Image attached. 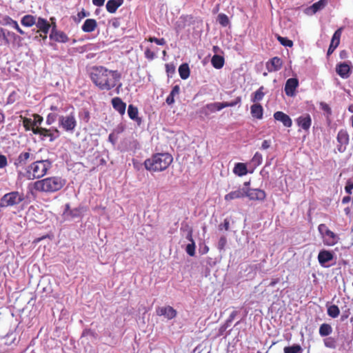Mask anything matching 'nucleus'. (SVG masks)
<instances>
[{
    "instance_id": "nucleus-31",
    "label": "nucleus",
    "mask_w": 353,
    "mask_h": 353,
    "mask_svg": "<svg viewBox=\"0 0 353 353\" xmlns=\"http://www.w3.org/2000/svg\"><path fill=\"white\" fill-rule=\"evenodd\" d=\"M224 58L222 56L215 54L212 57L211 63L216 69H221L224 65Z\"/></svg>"
},
{
    "instance_id": "nucleus-24",
    "label": "nucleus",
    "mask_w": 353,
    "mask_h": 353,
    "mask_svg": "<svg viewBox=\"0 0 353 353\" xmlns=\"http://www.w3.org/2000/svg\"><path fill=\"white\" fill-rule=\"evenodd\" d=\"M6 38L10 40V43H12L13 46L20 47L21 46L22 38L14 32L7 30L6 33Z\"/></svg>"
},
{
    "instance_id": "nucleus-38",
    "label": "nucleus",
    "mask_w": 353,
    "mask_h": 353,
    "mask_svg": "<svg viewBox=\"0 0 353 353\" xmlns=\"http://www.w3.org/2000/svg\"><path fill=\"white\" fill-rule=\"evenodd\" d=\"M284 353H301L302 348L299 344H294L292 346L285 347L283 349Z\"/></svg>"
},
{
    "instance_id": "nucleus-51",
    "label": "nucleus",
    "mask_w": 353,
    "mask_h": 353,
    "mask_svg": "<svg viewBox=\"0 0 353 353\" xmlns=\"http://www.w3.org/2000/svg\"><path fill=\"white\" fill-rule=\"evenodd\" d=\"M33 117H34L33 125L35 127L37 125H41L43 121V117L37 114H34L33 115Z\"/></svg>"
},
{
    "instance_id": "nucleus-15",
    "label": "nucleus",
    "mask_w": 353,
    "mask_h": 353,
    "mask_svg": "<svg viewBox=\"0 0 353 353\" xmlns=\"http://www.w3.org/2000/svg\"><path fill=\"white\" fill-rule=\"evenodd\" d=\"M299 85V81L296 78L288 79L285 85V92L286 95L292 97L295 90Z\"/></svg>"
},
{
    "instance_id": "nucleus-54",
    "label": "nucleus",
    "mask_w": 353,
    "mask_h": 353,
    "mask_svg": "<svg viewBox=\"0 0 353 353\" xmlns=\"http://www.w3.org/2000/svg\"><path fill=\"white\" fill-rule=\"evenodd\" d=\"M5 21L6 22V24L12 26L13 28H14L15 26H17L18 24L17 21L12 19L10 17H6L5 18Z\"/></svg>"
},
{
    "instance_id": "nucleus-10",
    "label": "nucleus",
    "mask_w": 353,
    "mask_h": 353,
    "mask_svg": "<svg viewBox=\"0 0 353 353\" xmlns=\"http://www.w3.org/2000/svg\"><path fill=\"white\" fill-rule=\"evenodd\" d=\"M297 125L305 132H308L312 125V118L309 114H303L296 119Z\"/></svg>"
},
{
    "instance_id": "nucleus-22",
    "label": "nucleus",
    "mask_w": 353,
    "mask_h": 353,
    "mask_svg": "<svg viewBox=\"0 0 353 353\" xmlns=\"http://www.w3.org/2000/svg\"><path fill=\"white\" fill-rule=\"evenodd\" d=\"M245 195V188H239L236 190L232 191L230 193L225 194L224 196V199L226 201H230L234 199L244 198Z\"/></svg>"
},
{
    "instance_id": "nucleus-3",
    "label": "nucleus",
    "mask_w": 353,
    "mask_h": 353,
    "mask_svg": "<svg viewBox=\"0 0 353 353\" xmlns=\"http://www.w3.org/2000/svg\"><path fill=\"white\" fill-rule=\"evenodd\" d=\"M172 161V156L168 152L157 153L144 161V166L150 172H161L166 170Z\"/></svg>"
},
{
    "instance_id": "nucleus-28",
    "label": "nucleus",
    "mask_w": 353,
    "mask_h": 353,
    "mask_svg": "<svg viewBox=\"0 0 353 353\" xmlns=\"http://www.w3.org/2000/svg\"><path fill=\"white\" fill-rule=\"evenodd\" d=\"M128 114L132 120L137 121L138 123H141V119L138 116L139 110L136 106L133 105L132 104L129 105L128 108Z\"/></svg>"
},
{
    "instance_id": "nucleus-27",
    "label": "nucleus",
    "mask_w": 353,
    "mask_h": 353,
    "mask_svg": "<svg viewBox=\"0 0 353 353\" xmlns=\"http://www.w3.org/2000/svg\"><path fill=\"white\" fill-rule=\"evenodd\" d=\"M97 27V21L94 19H88L83 24L81 29L84 32H92Z\"/></svg>"
},
{
    "instance_id": "nucleus-40",
    "label": "nucleus",
    "mask_w": 353,
    "mask_h": 353,
    "mask_svg": "<svg viewBox=\"0 0 353 353\" xmlns=\"http://www.w3.org/2000/svg\"><path fill=\"white\" fill-rule=\"evenodd\" d=\"M263 157L259 152H256L251 160V163L256 167L262 163Z\"/></svg>"
},
{
    "instance_id": "nucleus-56",
    "label": "nucleus",
    "mask_w": 353,
    "mask_h": 353,
    "mask_svg": "<svg viewBox=\"0 0 353 353\" xmlns=\"http://www.w3.org/2000/svg\"><path fill=\"white\" fill-rule=\"evenodd\" d=\"M321 107L323 111H325L329 114L331 113V108L327 103H321Z\"/></svg>"
},
{
    "instance_id": "nucleus-6",
    "label": "nucleus",
    "mask_w": 353,
    "mask_h": 353,
    "mask_svg": "<svg viewBox=\"0 0 353 353\" xmlns=\"http://www.w3.org/2000/svg\"><path fill=\"white\" fill-rule=\"evenodd\" d=\"M318 231L322 238L323 244L326 246H334L340 240L339 236L330 230L324 223L319 225Z\"/></svg>"
},
{
    "instance_id": "nucleus-32",
    "label": "nucleus",
    "mask_w": 353,
    "mask_h": 353,
    "mask_svg": "<svg viewBox=\"0 0 353 353\" xmlns=\"http://www.w3.org/2000/svg\"><path fill=\"white\" fill-rule=\"evenodd\" d=\"M179 73L182 79H187L190 77V68L188 63H183L179 68Z\"/></svg>"
},
{
    "instance_id": "nucleus-52",
    "label": "nucleus",
    "mask_w": 353,
    "mask_h": 353,
    "mask_svg": "<svg viewBox=\"0 0 353 353\" xmlns=\"http://www.w3.org/2000/svg\"><path fill=\"white\" fill-rule=\"evenodd\" d=\"M227 243V239L225 236H221L219 241L218 243V248L220 250H222L224 248Z\"/></svg>"
},
{
    "instance_id": "nucleus-17",
    "label": "nucleus",
    "mask_w": 353,
    "mask_h": 353,
    "mask_svg": "<svg viewBox=\"0 0 353 353\" xmlns=\"http://www.w3.org/2000/svg\"><path fill=\"white\" fill-rule=\"evenodd\" d=\"M32 132L34 134L40 135L41 137H42V139H43L44 137H49L50 141H53L56 139L53 133H52L51 130L50 129L39 127H32Z\"/></svg>"
},
{
    "instance_id": "nucleus-11",
    "label": "nucleus",
    "mask_w": 353,
    "mask_h": 353,
    "mask_svg": "<svg viewBox=\"0 0 353 353\" xmlns=\"http://www.w3.org/2000/svg\"><path fill=\"white\" fill-rule=\"evenodd\" d=\"M156 313L158 316H164L170 320L176 317V311L171 306L159 307L156 309Z\"/></svg>"
},
{
    "instance_id": "nucleus-29",
    "label": "nucleus",
    "mask_w": 353,
    "mask_h": 353,
    "mask_svg": "<svg viewBox=\"0 0 353 353\" xmlns=\"http://www.w3.org/2000/svg\"><path fill=\"white\" fill-rule=\"evenodd\" d=\"M233 172L239 176H244L248 173L247 166L243 163H237L234 165Z\"/></svg>"
},
{
    "instance_id": "nucleus-63",
    "label": "nucleus",
    "mask_w": 353,
    "mask_h": 353,
    "mask_svg": "<svg viewBox=\"0 0 353 353\" xmlns=\"http://www.w3.org/2000/svg\"><path fill=\"white\" fill-rule=\"evenodd\" d=\"M83 114H84V117H83V119L85 122H88L89 121V119H90V113L88 110H85L83 112Z\"/></svg>"
},
{
    "instance_id": "nucleus-21",
    "label": "nucleus",
    "mask_w": 353,
    "mask_h": 353,
    "mask_svg": "<svg viewBox=\"0 0 353 353\" xmlns=\"http://www.w3.org/2000/svg\"><path fill=\"white\" fill-rule=\"evenodd\" d=\"M113 108L117 111L121 115H123L125 112L126 103L122 101L120 97H116L111 101Z\"/></svg>"
},
{
    "instance_id": "nucleus-50",
    "label": "nucleus",
    "mask_w": 353,
    "mask_h": 353,
    "mask_svg": "<svg viewBox=\"0 0 353 353\" xmlns=\"http://www.w3.org/2000/svg\"><path fill=\"white\" fill-rule=\"evenodd\" d=\"M186 228H187V232H188L187 235H186V239L188 241H189L190 243H192V241H194V239H193V230L188 225H186Z\"/></svg>"
},
{
    "instance_id": "nucleus-23",
    "label": "nucleus",
    "mask_w": 353,
    "mask_h": 353,
    "mask_svg": "<svg viewBox=\"0 0 353 353\" xmlns=\"http://www.w3.org/2000/svg\"><path fill=\"white\" fill-rule=\"evenodd\" d=\"M334 255L332 252L325 250H321L318 254L319 263L322 266H324L326 263L332 261Z\"/></svg>"
},
{
    "instance_id": "nucleus-4",
    "label": "nucleus",
    "mask_w": 353,
    "mask_h": 353,
    "mask_svg": "<svg viewBox=\"0 0 353 353\" xmlns=\"http://www.w3.org/2000/svg\"><path fill=\"white\" fill-rule=\"evenodd\" d=\"M52 163L49 160H38L28 165L23 176L28 180L39 179L44 176L51 168Z\"/></svg>"
},
{
    "instance_id": "nucleus-41",
    "label": "nucleus",
    "mask_w": 353,
    "mask_h": 353,
    "mask_svg": "<svg viewBox=\"0 0 353 353\" xmlns=\"http://www.w3.org/2000/svg\"><path fill=\"white\" fill-rule=\"evenodd\" d=\"M277 40L283 46L291 48L293 46V41L287 37H283L279 35L277 36Z\"/></svg>"
},
{
    "instance_id": "nucleus-25",
    "label": "nucleus",
    "mask_w": 353,
    "mask_h": 353,
    "mask_svg": "<svg viewBox=\"0 0 353 353\" xmlns=\"http://www.w3.org/2000/svg\"><path fill=\"white\" fill-rule=\"evenodd\" d=\"M250 112L252 117L256 119H261L263 115V108L259 103H254L251 105Z\"/></svg>"
},
{
    "instance_id": "nucleus-13",
    "label": "nucleus",
    "mask_w": 353,
    "mask_h": 353,
    "mask_svg": "<svg viewBox=\"0 0 353 353\" xmlns=\"http://www.w3.org/2000/svg\"><path fill=\"white\" fill-rule=\"evenodd\" d=\"M50 39L60 43H66L69 41V39L65 33L62 31L56 30L55 25L54 26L51 33L50 34Z\"/></svg>"
},
{
    "instance_id": "nucleus-2",
    "label": "nucleus",
    "mask_w": 353,
    "mask_h": 353,
    "mask_svg": "<svg viewBox=\"0 0 353 353\" xmlns=\"http://www.w3.org/2000/svg\"><path fill=\"white\" fill-rule=\"evenodd\" d=\"M65 183V179L53 176L37 180L31 184V187L32 190L37 192L54 193L61 190Z\"/></svg>"
},
{
    "instance_id": "nucleus-16",
    "label": "nucleus",
    "mask_w": 353,
    "mask_h": 353,
    "mask_svg": "<svg viewBox=\"0 0 353 353\" xmlns=\"http://www.w3.org/2000/svg\"><path fill=\"white\" fill-rule=\"evenodd\" d=\"M336 73L343 79H347L350 76L351 67L350 65L344 62L340 63L336 68Z\"/></svg>"
},
{
    "instance_id": "nucleus-34",
    "label": "nucleus",
    "mask_w": 353,
    "mask_h": 353,
    "mask_svg": "<svg viewBox=\"0 0 353 353\" xmlns=\"http://www.w3.org/2000/svg\"><path fill=\"white\" fill-rule=\"evenodd\" d=\"M327 3V0H319V1L313 3L310 9L312 10V13H316L318 11L322 10Z\"/></svg>"
},
{
    "instance_id": "nucleus-18",
    "label": "nucleus",
    "mask_w": 353,
    "mask_h": 353,
    "mask_svg": "<svg viewBox=\"0 0 353 353\" xmlns=\"http://www.w3.org/2000/svg\"><path fill=\"white\" fill-rule=\"evenodd\" d=\"M30 159H34L33 154H31L30 152H23L20 153L18 157L15 159L14 165L17 167L23 166Z\"/></svg>"
},
{
    "instance_id": "nucleus-53",
    "label": "nucleus",
    "mask_w": 353,
    "mask_h": 353,
    "mask_svg": "<svg viewBox=\"0 0 353 353\" xmlns=\"http://www.w3.org/2000/svg\"><path fill=\"white\" fill-rule=\"evenodd\" d=\"M6 30L3 28H0V37H2L6 45L10 44V40L6 38Z\"/></svg>"
},
{
    "instance_id": "nucleus-43",
    "label": "nucleus",
    "mask_w": 353,
    "mask_h": 353,
    "mask_svg": "<svg viewBox=\"0 0 353 353\" xmlns=\"http://www.w3.org/2000/svg\"><path fill=\"white\" fill-rule=\"evenodd\" d=\"M23 125L26 131L32 130V128L34 127L33 125V121L27 117L23 119Z\"/></svg>"
},
{
    "instance_id": "nucleus-5",
    "label": "nucleus",
    "mask_w": 353,
    "mask_h": 353,
    "mask_svg": "<svg viewBox=\"0 0 353 353\" xmlns=\"http://www.w3.org/2000/svg\"><path fill=\"white\" fill-rule=\"evenodd\" d=\"M25 199L24 194L18 191H12L5 194L0 200V208H5L19 205Z\"/></svg>"
},
{
    "instance_id": "nucleus-9",
    "label": "nucleus",
    "mask_w": 353,
    "mask_h": 353,
    "mask_svg": "<svg viewBox=\"0 0 353 353\" xmlns=\"http://www.w3.org/2000/svg\"><path fill=\"white\" fill-rule=\"evenodd\" d=\"M246 195L250 200L263 201L266 198V193L261 189L245 188Z\"/></svg>"
},
{
    "instance_id": "nucleus-30",
    "label": "nucleus",
    "mask_w": 353,
    "mask_h": 353,
    "mask_svg": "<svg viewBox=\"0 0 353 353\" xmlns=\"http://www.w3.org/2000/svg\"><path fill=\"white\" fill-rule=\"evenodd\" d=\"M179 92H180V87H179V85H174L172 88L170 94L166 98V100H165L166 103L168 105L173 104L174 103V101H175L174 100V97L179 95Z\"/></svg>"
},
{
    "instance_id": "nucleus-7",
    "label": "nucleus",
    "mask_w": 353,
    "mask_h": 353,
    "mask_svg": "<svg viewBox=\"0 0 353 353\" xmlns=\"http://www.w3.org/2000/svg\"><path fill=\"white\" fill-rule=\"evenodd\" d=\"M241 102V97H237L235 100L231 102H214L210 103L205 105V108L208 109L211 112H214L216 111H220L222 109L227 107H233L236 105L240 103Z\"/></svg>"
},
{
    "instance_id": "nucleus-61",
    "label": "nucleus",
    "mask_w": 353,
    "mask_h": 353,
    "mask_svg": "<svg viewBox=\"0 0 353 353\" xmlns=\"http://www.w3.org/2000/svg\"><path fill=\"white\" fill-rule=\"evenodd\" d=\"M95 333L94 331L88 329V330H85L83 331V336H85V335H90V336H94Z\"/></svg>"
},
{
    "instance_id": "nucleus-46",
    "label": "nucleus",
    "mask_w": 353,
    "mask_h": 353,
    "mask_svg": "<svg viewBox=\"0 0 353 353\" xmlns=\"http://www.w3.org/2000/svg\"><path fill=\"white\" fill-rule=\"evenodd\" d=\"M165 71L168 77H172L175 73L174 65L173 63H166Z\"/></svg>"
},
{
    "instance_id": "nucleus-12",
    "label": "nucleus",
    "mask_w": 353,
    "mask_h": 353,
    "mask_svg": "<svg viewBox=\"0 0 353 353\" xmlns=\"http://www.w3.org/2000/svg\"><path fill=\"white\" fill-rule=\"evenodd\" d=\"M283 61L281 58L274 57L266 63V68L269 72L278 71L281 69Z\"/></svg>"
},
{
    "instance_id": "nucleus-42",
    "label": "nucleus",
    "mask_w": 353,
    "mask_h": 353,
    "mask_svg": "<svg viewBox=\"0 0 353 353\" xmlns=\"http://www.w3.org/2000/svg\"><path fill=\"white\" fill-rule=\"evenodd\" d=\"M217 21L223 27L227 26L230 23L228 16L225 14H219L217 17Z\"/></svg>"
},
{
    "instance_id": "nucleus-64",
    "label": "nucleus",
    "mask_w": 353,
    "mask_h": 353,
    "mask_svg": "<svg viewBox=\"0 0 353 353\" xmlns=\"http://www.w3.org/2000/svg\"><path fill=\"white\" fill-rule=\"evenodd\" d=\"M337 47H335L334 46H332V45H330V46H329V48L327 50V55H330L331 54L333 53V52L334 51V50Z\"/></svg>"
},
{
    "instance_id": "nucleus-55",
    "label": "nucleus",
    "mask_w": 353,
    "mask_h": 353,
    "mask_svg": "<svg viewBox=\"0 0 353 353\" xmlns=\"http://www.w3.org/2000/svg\"><path fill=\"white\" fill-rule=\"evenodd\" d=\"M8 164L7 158L3 154H0V168H5Z\"/></svg>"
},
{
    "instance_id": "nucleus-39",
    "label": "nucleus",
    "mask_w": 353,
    "mask_h": 353,
    "mask_svg": "<svg viewBox=\"0 0 353 353\" xmlns=\"http://www.w3.org/2000/svg\"><path fill=\"white\" fill-rule=\"evenodd\" d=\"M327 314L332 318H336L339 314L340 310L337 305H332L327 308Z\"/></svg>"
},
{
    "instance_id": "nucleus-1",
    "label": "nucleus",
    "mask_w": 353,
    "mask_h": 353,
    "mask_svg": "<svg viewBox=\"0 0 353 353\" xmlns=\"http://www.w3.org/2000/svg\"><path fill=\"white\" fill-rule=\"evenodd\" d=\"M121 74L118 70H108L104 66H94L91 69L90 79L101 90H110L117 85Z\"/></svg>"
},
{
    "instance_id": "nucleus-44",
    "label": "nucleus",
    "mask_w": 353,
    "mask_h": 353,
    "mask_svg": "<svg viewBox=\"0 0 353 353\" xmlns=\"http://www.w3.org/2000/svg\"><path fill=\"white\" fill-rule=\"evenodd\" d=\"M195 248H196L195 243H194V241H192V243H190L187 245L185 250H186V252L190 256H193L195 254Z\"/></svg>"
},
{
    "instance_id": "nucleus-8",
    "label": "nucleus",
    "mask_w": 353,
    "mask_h": 353,
    "mask_svg": "<svg viewBox=\"0 0 353 353\" xmlns=\"http://www.w3.org/2000/svg\"><path fill=\"white\" fill-rule=\"evenodd\" d=\"M59 124L65 131L72 132L77 125V121L74 115L72 113L67 116H61L59 118Z\"/></svg>"
},
{
    "instance_id": "nucleus-37",
    "label": "nucleus",
    "mask_w": 353,
    "mask_h": 353,
    "mask_svg": "<svg viewBox=\"0 0 353 353\" xmlns=\"http://www.w3.org/2000/svg\"><path fill=\"white\" fill-rule=\"evenodd\" d=\"M341 32H342L341 28H339L338 30H336L335 31V32L334 33V34L332 36L330 45L334 46L335 47H338V46L339 45V43H340Z\"/></svg>"
},
{
    "instance_id": "nucleus-35",
    "label": "nucleus",
    "mask_w": 353,
    "mask_h": 353,
    "mask_svg": "<svg viewBox=\"0 0 353 353\" xmlns=\"http://www.w3.org/2000/svg\"><path fill=\"white\" fill-rule=\"evenodd\" d=\"M264 88L263 86H261L256 91H255L252 97V101L255 103L260 101L263 99L265 96V92H263Z\"/></svg>"
},
{
    "instance_id": "nucleus-45",
    "label": "nucleus",
    "mask_w": 353,
    "mask_h": 353,
    "mask_svg": "<svg viewBox=\"0 0 353 353\" xmlns=\"http://www.w3.org/2000/svg\"><path fill=\"white\" fill-rule=\"evenodd\" d=\"M323 342L327 347L335 348L336 347V341L332 337H327L325 339Z\"/></svg>"
},
{
    "instance_id": "nucleus-62",
    "label": "nucleus",
    "mask_w": 353,
    "mask_h": 353,
    "mask_svg": "<svg viewBox=\"0 0 353 353\" xmlns=\"http://www.w3.org/2000/svg\"><path fill=\"white\" fill-rule=\"evenodd\" d=\"M237 314V312L236 311H233L229 316L228 317V321L229 322H232V321L234 319L235 316H236Z\"/></svg>"
},
{
    "instance_id": "nucleus-47",
    "label": "nucleus",
    "mask_w": 353,
    "mask_h": 353,
    "mask_svg": "<svg viewBox=\"0 0 353 353\" xmlns=\"http://www.w3.org/2000/svg\"><path fill=\"white\" fill-rule=\"evenodd\" d=\"M148 41L151 43L154 42L155 43H157V45H159V46H164L166 43V41H165V39H163V38L158 39V38H156L154 37H150L148 39Z\"/></svg>"
},
{
    "instance_id": "nucleus-60",
    "label": "nucleus",
    "mask_w": 353,
    "mask_h": 353,
    "mask_svg": "<svg viewBox=\"0 0 353 353\" xmlns=\"http://www.w3.org/2000/svg\"><path fill=\"white\" fill-rule=\"evenodd\" d=\"M270 141L268 140H264L262 143L261 148L263 150H266L270 148Z\"/></svg>"
},
{
    "instance_id": "nucleus-33",
    "label": "nucleus",
    "mask_w": 353,
    "mask_h": 353,
    "mask_svg": "<svg viewBox=\"0 0 353 353\" xmlns=\"http://www.w3.org/2000/svg\"><path fill=\"white\" fill-rule=\"evenodd\" d=\"M36 22L35 17L30 14L25 15L21 20V24L26 27H32Z\"/></svg>"
},
{
    "instance_id": "nucleus-57",
    "label": "nucleus",
    "mask_w": 353,
    "mask_h": 353,
    "mask_svg": "<svg viewBox=\"0 0 353 353\" xmlns=\"http://www.w3.org/2000/svg\"><path fill=\"white\" fill-rule=\"evenodd\" d=\"M90 13L85 11L83 9L79 12H78L77 16L79 19H82L83 18L89 16Z\"/></svg>"
},
{
    "instance_id": "nucleus-14",
    "label": "nucleus",
    "mask_w": 353,
    "mask_h": 353,
    "mask_svg": "<svg viewBox=\"0 0 353 353\" xmlns=\"http://www.w3.org/2000/svg\"><path fill=\"white\" fill-rule=\"evenodd\" d=\"M337 141L340 143L338 150L343 152L347 145L349 143V134L345 130H341L337 134Z\"/></svg>"
},
{
    "instance_id": "nucleus-19",
    "label": "nucleus",
    "mask_w": 353,
    "mask_h": 353,
    "mask_svg": "<svg viewBox=\"0 0 353 353\" xmlns=\"http://www.w3.org/2000/svg\"><path fill=\"white\" fill-rule=\"evenodd\" d=\"M274 118L275 120L281 122L285 127L290 128L292 125V121L291 118L288 114L281 111H277L274 112Z\"/></svg>"
},
{
    "instance_id": "nucleus-59",
    "label": "nucleus",
    "mask_w": 353,
    "mask_h": 353,
    "mask_svg": "<svg viewBox=\"0 0 353 353\" xmlns=\"http://www.w3.org/2000/svg\"><path fill=\"white\" fill-rule=\"evenodd\" d=\"M105 0H92V3L98 7L103 6Z\"/></svg>"
},
{
    "instance_id": "nucleus-58",
    "label": "nucleus",
    "mask_w": 353,
    "mask_h": 353,
    "mask_svg": "<svg viewBox=\"0 0 353 353\" xmlns=\"http://www.w3.org/2000/svg\"><path fill=\"white\" fill-rule=\"evenodd\" d=\"M353 189V183H350L348 182L345 187V192L347 193V194H352V190Z\"/></svg>"
},
{
    "instance_id": "nucleus-36",
    "label": "nucleus",
    "mask_w": 353,
    "mask_h": 353,
    "mask_svg": "<svg viewBox=\"0 0 353 353\" xmlns=\"http://www.w3.org/2000/svg\"><path fill=\"white\" fill-rule=\"evenodd\" d=\"M332 332V328L330 324L323 323L319 327V334L321 336H327Z\"/></svg>"
},
{
    "instance_id": "nucleus-49",
    "label": "nucleus",
    "mask_w": 353,
    "mask_h": 353,
    "mask_svg": "<svg viewBox=\"0 0 353 353\" xmlns=\"http://www.w3.org/2000/svg\"><path fill=\"white\" fill-rule=\"evenodd\" d=\"M144 54L146 59L149 60H153L155 58V53L152 51L150 48H146Z\"/></svg>"
},
{
    "instance_id": "nucleus-26",
    "label": "nucleus",
    "mask_w": 353,
    "mask_h": 353,
    "mask_svg": "<svg viewBox=\"0 0 353 353\" xmlns=\"http://www.w3.org/2000/svg\"><path fill=\"white\" fill-rule=\"evenodd\" d=\"M123 0H108L106 3V10L110 13H114L123 4Z\"/></svg>"
},
{
    "instance_id": "nucleus-20",
    "label": "nucleus",
    "mask_w": 353,
    "mask_h": 353,
    "mask_svg": "<svg viewBox=\"0 0 353 353\" xmlns=\"http://www.w3.org/2000/svg\"><path fill=\"white\" fill-rule=\"evenodd\" d=\"M35 24L38 28V32L45 33L43 39H46L50 28L49 22L46 19L39 17Z\"/></svg>"
},
{
    "instance_id": "nucleus-48",
    "label": "nucleus",
    "mask_w": 353,
    "mask_h": 353,
    "mask_svg": "<svg viewBox=\"0 0 353 353\" xmlns=\"http://www.w3.org/2000/svg\"><path fill=\"white\" fill-rule=\"evenodd\" d=\"M57 114L56 113L48 114L46 117V123L48 125L52 124L57 120Z\"/></svg>"
}]
</instances>
